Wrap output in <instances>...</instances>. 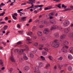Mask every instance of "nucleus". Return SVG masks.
I'll return each instance as SVG.
<instances>
[{"label":"nucleus","instance_id":"30","mask_svg":"<svg viewBox=\"0 0 73 73\" xmlns=\"http://www.w3.org/2000/svg\"><path fill=\"white\" fill-rule=\"evenodd\" d=\"M27 34L28 35H32L33 33L32 32H29L27 33Z\"/></svg>","mask_w":73,"mask_h":73},{"label":"nucleus","instance_id":"7","mask_svg":"<svg viewBox=\"0 0 73 73\" xmlns=\"http://www.w3.org/2000/svg\"><path fill=\"white\" fill-rule=\"evenodd\" d=\"M70 29L69 28H66L64 29V32L65 33H67L70 32Z\"/></svg>","mask_w":73,"mask_h":73},{"label":"nucleus","instance_id":"10","mask_svg":"<svg viewBox=\"0 0 73 73\" xmlns=\"http://www.w3.org/2000/svg\"><path fill=\"white\" fill-rule=\"evenodd\" d=\"M10 60L12 62H15V60L14 59V58H13V56H12V55H11V56L10 58Z\"/></svg>","mask_w":73,"mask_h":73},{"label":"nucleus","instance_id":"59","mask_svg":"<svg viewBox=\"0 0 73 73\" xmlns=\"http://www.w3.org/2000/svg\"><path fill=\"white\" fill-rule=\"evenodd\" d=\"M5 69V67H3L1 68V70H4Z\"/></svg>","mask_w":73,"mask_h":73},{"label":"nucleus","instance_id":"27","mask_svg":"<svg viewBox=\"0 0 73 73\" xmlns=\"http://www.w3.org/2000/svg\"><path fill=\"white\" fill-rule=\"evenodd\" d=\"M63 59V57H62V56H60L58 58V60L59 61H61Z\"/></svg>","mask_w":73,"mask_h":73},{"label":"nucleus","instance_id":"13","mask_svg":"<svg viewBox=\"0 0 73 73\" xmlns=\"http://www.w3.org/2000/svg\"><path fill=\"white\" fill-rule=\"evenodd\" d=\"M50 22L53 24H56V21L55 20H51L50 21Z\"/></svg>","mask_w":73,"mask_h":73},{"label":"nucleus","instance_id":"29","mask_svg":"<svg viewBox=\"0 0 73 73\" xmlns=\"http://www.w3.org/2000/svg\"><path fill=\"white\" fill-rule=\"evenodd\" d=\"M44 50L46 51L47 52H49V49L46 47L44 48Z\"/></svg>","mask_w":73,"mask_h":73},{"label":"nucleus","instance_id":"23","mask_svg":"<svg viewBox=\"0 0 73 73\" xmlns=\"http://www.w3.org/2000/svg\"><path fill=\"white\" fill-rule=\"evenodd\" d=\"M70 53H73V47H71L70 48Z\"/></svg>","mask_w":73,"mask_h":73},{"label":"nucleus","instance_id":"17","mask_svg":"<svg viewBox=\"0 0 73 73\" xmlns=\"http://www.w3.org/2000/svg\"><path fill=\"white\" fill-rule=\"evenodd\" d=\"M54 12H53L49 13L48 14V16L49 17L53 16H54Z\"/></svg>","mask_w":73,"mask_h":73},{"label":"nucleus","instance_id":"52","mask_svg":"<svg viewBox=\"0 0 73 73\" xmlns=\"http://www.w3.org/2000/svg\"><path fill=\"white\" fill-rule=\"evenodd\" d=\"M54 1H56V2H59L60 1V0H54Z\"/></svg>","mask_w":73,"mask_h":73},{"label":"nucleus","instance_id":"42","mask_svg":"<svg viewBox=\"0 0 73 73\" xmlns=\"http://www.w3.org/2000/svg\"><path fill=\"white\" fill-rule=\"evenodd\" d=\"M13 71V69H12V68H10V69L9 70V72L11 73V72H12Z\"/></svg>","mask_w":73,"mask_h":73},{"label":"nucleus","instance_id":"61","mask_svg":"<svg viewBox=\"0 0 73 73\" xmlns=\"http://www.w3.org/2000/svg\"><path fill=\"white\" fill-rule=\"evenodd\" d=\"M2 44H3L4 45H6L7 43H5V42H3Z\"/></svg>","mask_w":73,"mask_h":73},{"label":"nucleus","instance_id":"43","mask_svg":"<svg viewBox=\"0 0 73 73\" xmlns=\"http://www.w3.org/2000/svg\"><path fill=\"white\" fill-rule=\"evenodd\" d=\"M36 52H37V49H36V48H34V51H33V52H34V53H36Z\"/></svg>","mask_w":73,"mask_h":73},{"label":"nucleus","instance_id":"21","mask_svg":"<svg viewBox=\"0 0 73 73\" xmlns=\"http://www.w3.org/2000/svg\"><path fill=\"white\" fill-rule=\"evenodd\" d=\"M54 36H55V37H59L60 35L58 33L55 34H54Z\"/></svg>","mask_w":73,"mask_h":73},{"label":"nucleus","instance_id":"16","mask_svg":"<svg viewBox=\"0 0 73 73\" xmlns=\"http://www.w3.org/2000/svg\"><path fill=\"white\" fill-rule=\"evenodd\" d=\"M61 51L62 52H64V53H67V50L64 48L62 49Z\"/></svg>","mask_w":73,"mask_h":73},{"label":"nucleus","instance_id":"55","mask_svg":"<svg viewBox=\"0 0 73 73\" xmlns=\"http://www.w3.org/2000/svg\"><path fill=\"white\" fill-rule=\"evenodd\" d=\"M32 19H30L29 20V23H31V22H32Z\"/></svg>","mask_w":73,"mask_h":73},{"label":"nucleus","instance_id":"64","mask_svg":"<svg viewBox=\"0 0 73 73\" xmlns=\"http://www.w3.org/2000/svg\"><path fill=\"white\" fill-rule=\"evenodd\" d=\"M14 16H17V13H15L14 14Z\"/></svg>","mask_w":73,"mask_h":73},{"label":"nucleus","instance_id":"40","mask_svg":"<svg viewBox=\"0 0 73 73\" xmlns=\"http://www.w3.org/2000/svg\"><path fill=\"white\" fill-rule=\"evenodd\" d=\"M62 8H67V6H65V5H62Z\"/></svg>","mask_w":73,"mask_h":73},{"label":"nucleus","instance_id":"38","mask_svg":"<svg viewBox=\"0 0 73 73\" xmlns=\"http://www.w3.org/2000/svg\"><path fill=\"white\" fill-rule=\"evenodd\" d=\"M48 58L50 59V60H51V61H52V58H53V57L52 56H48Z\"/></svg>","mask_w":73,"mask_h":73},{"label":"nucleus","instance_id":"2","mask_svg":"<svg viewBox=\"0 0 73 73\" xmlns=\"http://www.w3.org/2000/svg\"><path fill=\"white\" fill-rule=\"evenodd\" d=\"M25 49H21V50H19L18 49L16 50V52H19L20 53H21V51L24 52L25 50H28L29 49L28 48V46L27 45H25Z\"/></svg>","mask_w":73,"mask_h":73},{"label":"nucleus","instance_id":"39","mask_svg":"<svg viewBox=\"0 0 73 73\" xmlns=\"http://www.w3.org/2000/svg\"><path fill=\"white\" fill-rule=\"evenodd\" d=\"M5 13V12H3L2 13L0 14V16H4V15Z\"/></svg>","mask_w":73,"mask_h":73},{"label":"nucleus","instance_id":"18","mask_svg":"<svg viewBox=\"0 0 73 73\" xmlns=\"http://www.w3.org/2000/svg\"><path fill=\"white\" fill-rule=\"evenodd\" d=\"M68 58L69 59V60H72L73 59V57H72V56L71 55L69 54L68 56Z\"/></svg>","mask_w":73,"mask_h":73},{"label":"nucleus","instance_id":"54","mask_svg":"<svg viewBox=\"0 0 73 73\" xmlns=\"http://www.w3.org/2000/svg\"><path fill=\"white\" fill-rule=\"evenodd\" d=\"M23 11V9H21L20 10H18V11L19 12H20V13H21V12H20V11Z\"/></svg>","mask_w":73,"mask_h":73},{"label":"nucleus","instance_id":"63","mask_svg":"<svg viewBox=\"0 0 73 73\" xmlns=\"http://www.w3.org/2000/svg\"><path fill=\"white\" fill-rule=\"evenodd\" d=\"M5 20H8V17H5Z\"/></svg>","mask_w":73,"mask_h":73},{"label":"nucleus","instance_id":"62","mask_svg":"<svg viewBox=\"0 0 73 73\" xmlns=\"http://www.w3.org/2000/svg\"><path fill=\"white\" fill-rule=\"evenodd\" d=\"M34 12L35 13H38V11H37V10H35Z\"/></svg>","mask_w":73,"mask_h":73},{"label":"nucleus","instance_id":"25","mask_svg":"<svg viewBox=\"0 0 73 73\" xmlns=\"http://www.w3.org/2000/svg\"><path fill=\"white\" fill-rule=\"evenodd\" d=\"M36 29V27L33 26L32 28V31H35Z\"/></svg>","mask_w":73,"mask_h":73},{"label":"nucleus","instance_id":"48","mask_svg":"<svg viewBox=\"0 0 73 73\" xmlns=\"http://www.w3.org/2000/svg\"><path fill=\"white\" fill-rule=\"evenodd\" d=\"M22 44V42L20 41L18 42L17 43V44Z\"/></svg>","mask_w":73,"mask_h":73},{"label":"nucleus","instance_id":"45","mask_svg":"<svg viewBox=\"0 0 73 73\" xmlns=\"http://www.w3.org/2000/svg\"><path fill=\"white\" fill-rule=\"evenodd\" d=\"M29 2H30L31 3H33L34 1H35V0H29Z\"/></svg>","mask_w":73,"mask_h":73},{"label":"nucleus","instance_id":"46","mask_svg":"<svg viewBox=\"0 0 73 73\" xmlns=\"http://www.w3.org/2000/svg\"><path fill=\"white\" fill-rule=\"evenodd\" d=\"M5 5V4H4V3H1V4L0 5V7H2V6H4Z\"/></svg>","mask_w":73,"mask_h":73},{"label":"nucleus","instance_id":"56","mask_svg":"<svg viewBox=\"0 0 73 73\" xmlns=\"http://www.w3.org/2000/svg\"><path fill=\"white\" fill-rule=\"evenodd\" d=\"M54 70H56L57 69V66H55L54 67Z\"/></svg>","mask_w":73,"mask_h":73},{"label":"nucleus","instance_id":"9","mask_svg":"<svg viewBox=\"0 0 73 73\" xmlns=\"http://www.w3.org/2000/svg\"><path fill=\"white\" fill-rule=\"evenodd\" d=\"M39 71V67L38 66L36 67L35 68V71L34 72L35 73H38V72Z\"/></svg>","mask_w":73,"mask_h":73},{"label":"nucleus","instance_id":"51","mask_svg":"<svg viewBox=\"0 0 73 73\" xmlns=\"http://www.w3.org/2000/svg\"><path fill=\"white\" fill-rule=\"evenodd\" d=\"M1 24H5V22H1L0 23Z\"/></svg>","mask_w":73,"mask_h":73},{"label":"nucleus","instance_id":"12","mask_svg":"<svg viewBox=\"0 0 73 73\" xmlns=\"http://www.w3.org/2000/svg\"><path fill=\"white\" fill-rule=\"evenodd\" d=\"M37 35L38 36H42V33L41 31H38L37 32Z\"/></svg>","mask_w":73,"mask_h":73},{"label":"nucleus","instance_id":"15","mask_svg":"<svg viewBox=\"0 0 73 73\" xmlns=\"http://www.w3.org/2000/svg\"><path fill=\"white\" fill-rule=\"evenodd\" d=\"M63 43L65 45H68L69 44V42L67 40H64L63 41Z\"/></svg>","mask_w":73,"mask_h":73},{"label":"nucleus","instance_id":"50","mask_svg":"<svg viewBox=\"0 0 73 73\" xmlns=\"http://www.w3.org/2000/svg\"><path fill=\"white\" fill-rule=\"evenodd\" d=\"M17 27L18 28H20V25L19 24H18L17 25Z\"/></svg>","mask_w":73,"mask_h":73},{"label":"nucleus","instance_id":"32","mask_svg":"<svg viewBox=\"0 0 73 73\" xmlns=\"http://www.w3.org/2000/svg\"><path fill=\"white\" fill-rule=\"evenodd\" d=\"M18 32L21 34H24V31H18Z\"/></svg>","mask_w":73,"mask_h":73},{"label":"nucleus","instance_id":"14","mask_svg":"<svg viewBox=\"0 0 73 73\" xmlns=\"http://www.w3.org/2000/svg\"><path fill=\"white\" fill-rule=\"evenodd\" d=\"M42 53L43 56H46L48 54V53L46 52H44V51L42 52Z\"/></svg>","mask_w":73,"mask_h":73},{"label":"nucleus","instance_id":"1","mask_svg":"<svg viewBox=\"0 0 73 73\" xmlns=\"http://www.w3.org/2000/svg\"><path fill=\"white\" fill-rule=\"evenodd\" d=\"M58 40H55L54 42H52V46L54 48H58L60 46V43L58 42Z\"/></svg>","mask_w":73,"mask_h":73},{"label":"nucleus","instance_id":"35","mask_svg":"<svg viewBox=\"0 0 73 73\" xmlns=\"http://www.w3.org/2000/svg\"><path fill=\"white\" fill-rule=\"evenodd\" d=\"M26 18H27V17H23L22 18V20L23 21H25L26 20Z\"/></svg>","mask_w":73,"mask_h":73},{"label":"nucleus","instance_id":"5","mask_svg":"<svg viewBox=\"0 0 73 73\" xmlns=\"http://www.w3.org/2000/svg\"><path fill=\"white\" fill-rule=\"evenodd\" d=\"M50 32V30L48 28H46L44 29V31H43V33L44 34H46V35H48L49 33Z\"/></svg>","mask_w":73,"mask_h":73},{"label":"nucleus","instance_id":"49","mask_svg":"<svg viewBox=\"0 0 73 73\" xmlns=\"http://www.w3.org/2000/svg\"><path fill=\"white\" fill-rule=\"evenodd\" d=\"M39 28H42L44 27V26L42 25H40L39 26Z\"/></svg>","mask_w":73,"mask_h":73},{"label":"nucleus","instance_id":"60","mask_svg":"<svg viewBox=\"0 0 73 73\" xmlns=\"http://www.w3.org/2000/svg\"><path fill=\"white\" fill-rule=\"evenodd\" d=\"M44 10L46 11V10H48V9H48V7H46V8H44Z\"/></svg>","mask_w":73,"mask_h":73},{"label":"nucleus","instance_id":"3","mask_svg":"<svg viewBox=\"0 0 73 73\" xmlns=\"http://www.w3.org/2000/svg\"><path fill=\"white\" fill-rule=\"evenodd\" d=\"M59 29V26L57 25H53L51 27L50 30L52 31L53 29Z\"/></svg>","mask_w":73,"mask_h":73},{"label":"nucleus","instance_id":"24","mask_svg":"<svg viewBox=\"0 0 73 73\" xmlns=\"http://www.w3.org/2000/svg\"><path fill=\"white\" fill-rule=\"evenodd\" d=\"M29 69V67L28 66H26L25 68V69L26 71H28Z\"/></svg>","mask_w":73,"mask_h":73},{"label":"nucleus","instance_id":"41","mask_svg":"<svg viewBox=\"0 0 73 73\" xmlns=\"http://www.w3.org/2000/svg\"><path fill=\"white\" fill-rule=\"evenodd\" d=\"M30 56L31 57H32V58H33L34 57V55L33 54H30Z\"/></svg>","mask_w":73,"mask_h":73},{"label":"nucleus","instance_id":"22","mask_svg":"<svg viewBox=\"0 0 73 73\" xmlns=\"http://www.w3.org/2000/svg\"><path fill=\"white\" fill-rule=\"evenodd\" d=\"M24 57L23 58L25 60H27L28 59V58L26 56L25 54H24Z\"/></svg>","mask_w":73,"mask_h":73},{"label":"nucleus","instance_id":"31","mask_svg":"<svg viewBox=\"0 0 73 73\" xmlns=\"http://www.w3.org/2000/svg\"><path fill=\"white\" fill-rule=\"evenodd\" d=\"M34 45L35 46H38V42H36L34 43Z\"/></svg>","mask_w":73,"mask_h":73},{"label":"nucleus","instance_id":"19","mask_svg":"<svg viewBox=\"0 0 73 73\" xmlns=\"http://www.w3.org/2000/svg\"><path fill=\"white\" fill-rule=\"evenodd\" d=\"M4 64L3 60V59H0V65H2Z\"/></svg>","mask_w":73,"mask_h":73},{"label":"nucleus","instance_id":"26","mask_svg":"<svg viewBox=\"0 0 73 73\" xmlns=\"http://www.w3.org/2000/svg\"><path fill=\"white\" fill-rule=\"evenodd\" d=\"M40 58L43 61H45V57L43 56H41Z\"/></svg>","mask_w":73,"mask_h":73},{"label":"nucleus","instance_id":"8","mask_svg":"<svg viewBox=\"0 0 73 73\" xmlns=\"http://www.w3.org/2000/svg\"><path fill=\"white\" fill-rule=\"evenodd\" d=\"M70 8L72 9H67L65 10H63V11H64V12H65V11H71V10H73V6H70Z\"/></svg>","mask_w":73,"mask_h":73},{"label":"nucleus","instance_id":"33","mask_svg":"<svg viewBox=\"0 0 73 73\" xmlns=\"http://www.w3.org/2000/svg\"><path fill=\"white\" fill-rule=\"evenodd\" d=\"M8 27L7 25L4 26L3 27L4 29H5V30H6V29H7L8 28Z\"/></svg>","mask_w":73,"mask_h":73},{"label":"nucleus","instance_id":"53","mask_svg":"<svg viewBox=\"0 0 73 73\" xmlns=\"http://www.w3.org/2000/svg\"><path fill=\"white\" fill-rule=\"evenodd\" d=\"M34 7L35 8H38V7H39L38 5H35L34 6Z\"/></svg>","mask_w":73,"mask_h":73},{"label":"nucleus","instance_id":"44","mask_svg":"<svg viewBox=\"0 0 73 73\" xmlns=\"http://www.w3.org/2000/svg\"><path fill=\"white\" fill-rule=\"evenodd\" d=\"M48 9H52V8L53 6H48Z\"/></svg>","mask_w":73,"mask_h":73},{"label":"nucleus","instance_id":"36","mask_svg":"<svg viewBox=\"0 0 73 73\" xmlns=\"http://www.w3.org/2000/svg\"><path fill=\"white\" fill-rule=\"evenodd\" d=\"M61 4H59L58 5H56V6L57 7H58V8H61Z\"/></svg>","mask_w":73,"mask_h":73},{"label":"nucleus","instance_id":"20","mask_svg":"<svg viewBox=\"0 0 73 73\" xmlns=\"http://www.w3.org/2000/svg\"><path fill=\"white\" fill-rule=\"evenodd\" d=\"M43 64L42 62H40L39 63V67H42L43 66Z\"/></svg>","mask_w":73,"mask_h":73},{"label":"nucleus","instance_id":"11","mask_svg":"<svg viewBox=\"0 0 73 73\" xmlns=\"http://www.w3.org/2000/svg\"><path fill=\"white\" fill-rule=\"evenodd\" d=\"M27 41H28L29 43H32V39H31L30 38H27L26 39Z\"/></svg>","mask_w":73,"mask_h":73},{"label":"nucleus","instance_id":"6","mask_svg":"<svg viewBox=\"0 0 73 73\" xmlns=\"http://www.w3.org/2000/svg\"><path fill=\"white\" fill-rule=\"evenodd\" d=\"M66 37V36L65 35H62L60 37V41L62 42V39H64Z\"/></svg>","mask_w":73,"mask_h":73},{"label":"nucleus","instance_id":"47","mask_svg":"<svg viewBox=\"0 0 73 73\" xmlns=\"http://www.w3.org/2000/svg\"><path fill=\"white\" fill-rule=\"evenodd\" d=\"M39 46L40 47H44V45L43 44H40L39 45Z\"/></svg>","mask_w":73,"mask_h":73},{"label":"nucleus","instance_id":"4","mask_svg":"<svg viewBox=\"0 0 73 73\" xmlns=\"http://www.w3.org/2000/svg\"><path fill=\"white\" fill-rule=\"evenodd\" d=\"M70 24V23L68 21H66L63 23V26L65 27H68Z\"/></svg>","mask_w":73,"mask_h":73},{"label":"nucleus","instance_id":"28","mask_svg":"<svg viewBox=\"0 0 73 73\" xmlns=\"http://www.w3.org/2000/svg\"><path fill=\"white\" fill-rule=\"evenodd\" d=\"M68 70L69 71H72V67L71 66H69L68 68Z\"/></svg>","mask_w":73,"mask_h":73},{"label":"nucleus","instance_id":"34","mask_svg":"<svg viewBox=\"0 0 73 73\" xmlns=\"http://www.w3.org/2000/svg\"><path fill=\"white\" fill-rule=\"evenodd\" d=\"M41 23H42V24H46L47 23V21H42Z\"/></svg>","mask_w":73,"mask_h":73},{"label":"nucleus","instance_id":"58","mask_svg":"<svg viewBox=\"0 0 73 73\" xmlns=\"http://www.w3.org/2000/svg\"><path fill=\"white\" fill-rule=\"evenodd\" d=\"M38 5L39 7H43V5Z\"/></svg>","mask_w":73,"mask_h":73},{"label":"nucleus","instance_id":"57","mask_svg":"<svg viewBox=\"0 0 73 73\" xmlns=\"http://www.w3.org/2000/svg\"><path fill=\"white\" fill-rule=\"evenodd\" d=\"M49 66H50V65L48 64L46 65V68H48V67H49Z\"/></svg>","mask_w":73,"mask_h":73},{"label":"nucleus","instance_id":"37","mask_svg":"<svg viewBox=\"0 0 73 73\" xmlns=\"http://www.w3.org/2000/svg\"><path fill=\"white\" fill-rule=\"evenodd\" d=\"M12 17L13 19H14V20H16L17 19V18H16V17L15 16H14V14H12Z\"/></svg>","mask_w":73,"mask_h":73}]
</instances>
